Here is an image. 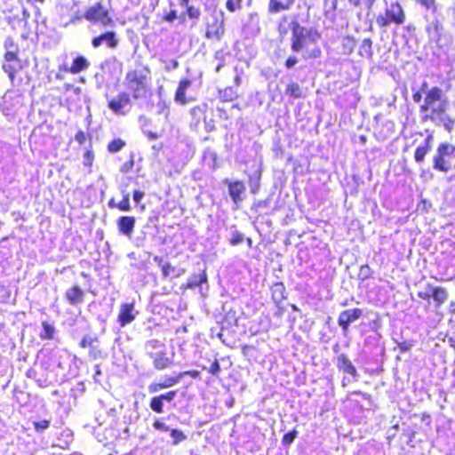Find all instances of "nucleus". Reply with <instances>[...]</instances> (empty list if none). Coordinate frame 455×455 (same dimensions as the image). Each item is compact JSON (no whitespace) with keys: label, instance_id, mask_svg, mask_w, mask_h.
<instances>
[{"label":"nucleus","instance_id":"f257e3e1","mask_svg":"<svg viewBox=\"0 0 455 455\" xmlns=\"http://www.w3.org/2000/svg\"><path fill=\"white\" fill-rule=\"evenodd\" d=\"M421 90L425 94L423 103L419 106L421 121H430L451 132L454 126L455 115L447 113L450 102L443 91L437 86L429 88L427 82L421 84Z\"/></svg>","mask_w":455,"mask_h":455},{"label":"nucleus","instance_id":"f03ea898","mask_svg":"<svg viewBox=\"0 0 455 455\" xmlns=\"http://www.w3.org/2000/svg\"><path fill=\"white\" fill-rule=\"evenodd\" d=\"M149 79L150 71L146 68L134 69L126 73L124 84L131 92L132 98L133 100H140L147 97Z\"/></svg>","mask_w":455,"mask_h":455},{"label":"nucleus","instance_id":"7ed1b4c3","mask_svg":"<svg viewBox=\"0 0 455 455\" xmlns=\"http://www.w3.org/2000/svg\"><path fill=\"white\" fill-rule=\"evenodd\" d=\"M56 12L60 26L63 28L76 24L83 19V13L79 9V1L77 0H59L56 4Z\"/></svg>","mask_w":455,"mask_h":455},{"label":"nucleus","instance_id":"20e7f679","mask_svg":"<svg viewBox=\"0 0 455 455\" xmlns=\"http://www.w3.org/2000/svg\"><path fill=\"white\" fill-rule=\"evenodd\" d=\"M291 48L294 52H299L304 48L307 40L316 42L320 38V34L313 28H306L300 26L297 21L291 22Z\"/></svg>","mask_w":455,"mask_h":455},{"label":"nucleus","instance_id":"39448f33","mask_svg":"<svg viewBox=\"0 0 455 455\" xmlns=\"http://www.w3.org/2000/svg\"><path fill=\"white\" fill-rule=\"evenodd\" d=\"M433 166L444 172L455 167V146L448 142L441 143L434 156Z\"/></svg>","mask_w":455,"mask_h":455},{"label":"nucleus","instance_id":"423d86ee","mask_svg":"<svg viewBox=\"0 0 455 455\" xmlns=\"http://www.w3.org/2000/svg\"><path fill=\"white\" fill-rule=\"evenodd\" d=\"M404 21L405 13L398 2L391 3L385 9V14H379L376 18V23L381 28H387L391 23L402 25Z\"/></svg>","mask_w":455,"mask_h":455},{"label":"nucleus","instance_id":"0eeeda50","mask_svg":"<svg viewBox=\"0 0 455 455\" xmlns=\"http://www.w3.org/2000/svg\"><path fill=\"white\" fill-rule=\"evenodd\" d=\"M24 106V95L20 90H8L2 99L0 108L8 117H13Z\"/></svg>","mask_w":455,"mask_h":455},{"label":"nucleus","instance_id":"6e6552de","mask_svg":"<svg viewBox=\"0 0 455 455\" xmlns=\"http://www.w3.org/2000/svg\"><path fill=\"white\" fill-rule=\"evenodd\" d=\"M108 99V107L116 116H127L132 108V100L129 92H120L116 96Z\"/></svg>","mask_w":455,"mask_h":455},{"label":"nucleus","instance_id":"1a4fd4ad","mask_svg":"<svg viewBox=\"0 0 455 455\" xmlns=\"http://www.w3.org/2000/svg\"><path fill=\"white\" fill-rule=\"evenodd\" d=\"M417 296L426 301H429L433 299L435 307H441L448 299L449 294L445 288L441 286H433L430 283L426 285L425 291H419L417 292Z\"/></svg>","mask_w":455,"mask_h":455},{"label":"nucleus","instance_id":"9d476101","mask_svg":"<svg viewBox=\"0 0 455 455\" xmlns=\"http://www.w3.org/2000/svg\"><path fill=\"white\" fill-rule=\"evenodd\" d=\"M83 18L92 23H100L104 27H108L113 24V20L108 15V11L102 5L100 2L89 7Z\"/></svg>","mask_w":455,"mask_h":455},{"label":"nucleus","instance_id":"9b49d317","mask_svg":"<svg viewBox=\"0 0 455 455\" xmlns=\"http://www.w3.org/2000/svg\"><path fill=\"white\" fill-rule=\"evenodd\" d=\"M81 348H89L88 356L90 359L96 361L103 359L107 356L106 352L100 347L98 336L85 334L79 342Z\"/></svg>","mask_w":455,"mask_h":455},{"label":"nucleus","instance_id":"f8f14e48","mask_svg":"<svg viewBox=\"0 0 455 455\" xmlns=\"http://www.w3.org/2000/svg\"><path fill=\"white\" fill-rule=\"evenodd\" d=\"M363 309L359 307L349 308L339 313L338 324L340 326L343 334H347L349 325L363 316Z\"/></svg>","mask_w":455,"mask_h":455},{"label":"nucleus","instance_id":"ddd939ff","mask_svg":"<svg viewBox=\"0 0 455 455\" xmlns=\"http://www.w3.org/2000/svg\"><path fill=\"white\" fill-rule=\"evenodd\" d=\"M224 13L220 12V15H214L212 17V22L207 26L205 36L209 39H216L220 41L225 32L224 28Z\"/></svg>","mask_w":455,"mask_h":455},{"label":"nucleus","instance_id":"4468645a","mask_svg":"<svg viewBox=\"0 0 455 455\" xmlns=\"http://www.w3.org/2000/svg\"><path fill=\"white\" fill-rule=\"evenodd\" d=\"M224 183L228 185V194L231 197V200L233 204L238 207L239 204L243 201L244 199V194H245V185L241 180H235L231 181L228 179H226L224 180Z\"/></svg>","mask_w":455,"mask_h":455},{"label":"nucleus","instance_id":"2eb2a0df","mask_svg":"<svg viewBox=\"0 0 455 455\" xmlns=\"http://www.w3.org/2000/svg\"><path fill=\"white\" fill-rule=\"evenodd\" d=\"M86 291L79 284H73L64 293L67 303L70 306L76 307L84 302Z\"/></svg>","mask_w":455,"mask_h":455},{"label":"nucleus","instance_id":"dca6fc26","mask_svg":"<svg viewBox=\"0 0 455 455\" xmlns=\"http://www.w3.org/2000/svg\"><path fill=\"white\" fill-rule=\"evenodd\" d=\"M178 383H180L178 375H165L160 380L150 383L148 392L155 394L161 390L172 387Z\"/></svg>","mask_w":455,"mask_h":455},{"label":"nucleus","instance_id":"f3484780","mask_svg":"<svg viewBox=\"0 0 455 455\" xmlns=\"http://www.w3.org/2000/svg\"><path fill=\"white\" fill-rule=\"evenodd\" d=\"M117 62L116 59H107L101 62L100 69L101 73L97 72L95 77L98 83H103L106 80V76L108 78L114 77L115 72L116 71Z\"/></svg>","mask_w":455,"mask_h":455},{"label":"nucleus","instance_id":"a211bd4d","mask_svg":"<svg viewBox=\"0 0 455 455\" xmlns=\"http://www.w3.org/2000/svg\"><path fill=\"white\" fill-rule=\"evenodd\" d=\"M157 260L158 266L161 267L162 275L164 277H169L171 279L177 278L180 276L185 270L178 265H173L163 258H155Z\"/></svg>","mask_w":455,"mask_h":455},{"label":"nucleus","instance_id":"6ab92c4d","mask_svg":"<svg viewBox=\"0 0 455 455\" xmlns=\"http://www.w3.org/2000/svg\"><path fill=\"white\" fill-rule=\"evenodd\" d=\"M134 302L124 303L120 306V310L117 315V322L120 326L124 327L134 321Z\"/></svg>","mask_w":455,"mask_h":455},{"label":"nucleus","instance_id":"aec40b11","mask_svg":"<svg viewBox=\"0 0 455 455\" xmlns=\"http://www.w3.org/2000/svg\"><path fill=\"white\" fill-rule=\"evenodd\" d=\"M103 43L107 44L108 48H116L118 44V39L115 31H107L98 36H95L92 40V45L93 48H99Z\"/></svg>","mask_w":455,"mask_h":455},{"label":"nucleus","instance_id":"412c9836","mask_svg":"<svg viewBox=\"0 0 455 455\" xmlns=\"http://www.w3.org/2000/svg\"><path fill=\"white\" fill-rule=\"evenodd\" d=\"M153 361V365L157 371H164L172 365V360L168 356L165 351L157 354H149Z\"/></svg>","mask_w":455,"mask_h":455},{"label":"nucleus","instance_id":"4be33fe9","mask_svg":"<svg viewBox=\"0 0 455 455\" xmlns=\"http://www.w3.org/2000/svg\"><path fill=\"white\" fill-rule=\"evenodd\" d=\"M135 218L132 216H122L117 220V227L119 232L126 235L128 237H131L134 226H135Z\"/></svg>","mask_w":455,"mask_h":455},{"label":"nucleus","instance_id":"5701e85b","mask_svg":"<svg viewBox=\"0 0 455 455\" xmlns=\"http://www.w3.org/2000/svg\"><path fill=\"white\" fill-rule=\"evenodd\" d=\"M337 367L339 371L354 378L357 377V371L346 354H340L337 356Z\"/></svg>","mask_w":455,"mask_h":455},{"label":"nucleus","instance_id":"b1692460","mask_svg":"<svg viewBox=\"0 0 455 455\" xmlns=\"http://www.w3.org/2000/svg\"><path fill=\"white\" fill-rule=\"evenodd\" d=\"M296 0H269L267 12L275 14L282 11H288L294 4Z\"/></svg>","mask_w":455,"mask_h":455},{"label":"nucleus","instance_id":"393cba45","mask_svg":"<svg viewBox=\"0 0 455 455\" xmlns=\"http://www.w3.org/2000/svg\"><path fill=\"white\" fill-rule=\"evenodd\" d=\"M433 140V135L428 134L424 142L417 147L414 153V159L417 163H421L424 161L426 155L431 149Z\"/></svg>","mask_w":455,"mask_h":455},{"label":"nucleus","instance_id":"a878e982","mask_svg":"<svg viewBox=\"0 0 455 455\" xmlns=\"http://www.w3.org/2000/svg\"><path fill=\"white\" fill-rule=\"evenodd\" d=\"M261 165H262V164L259 163L255 167V170L251 173L249 174V187H250L251 194L258 193V191L260 188V180H261V174H262Z\"/></svg>","mask_w":455,"mask_h":455},{"label":"nucleus","instance_id":"bb28decb","mask_svg":"<svg viewBox=\"0 0 455 455\" xmlns=\"http://www.w3.org/2000/svg\"><path fill=\"white\" fill-rule=\"evenodd\" d=\"M207 282L206 269L201 270L198 274H194L191 278L182 285V289H195Z\"/></svg>","mask_w":455,"mask_h":455},{"label":"nucleus","instance_id":"cd10ccee","mask_svg":"<svg viewBox=\"0 0 455 455\" xmlns=\"http://www.w3.org/2000/svg\"><path fill=\"white\" fill-rule=\"evenodd\" d=\"M191 85V81L189 79H182L180 81L178 88L175 92V101L180 104H185L186 100V92L188 88Z\"/></svg>","mask_w":455,"mask_h":455},{"label":"nucleus","instance_id":"c85d7f7f","mask_svg":"<svg viewBox=\"0 0 455 455\" xmlns=\"http://www.w3.org/2000/svg\"><path fill=\"white\" fill-rule=\"evenodd\" d=\"M89 67V61L84 56H77L73 60L68 71L72 74H78Z\"/></svg>","mask_w":455,"mask_h":455},{"label":"nucleus","instance_id":"c756f323","mask_svg":"<svg viewBox=\"0 0 455 455\" xmlns=\"http://www.w3.org/2000/svg\"><path fill=\"white\" fill-rule=\"evenodd\" d=\"M355 47V40L354 37L347 36L341 39L340 53L343 55H350Z\"/></svg>","mask_w":455,"mask_h":455},{"label":"nucleus","instance_id":"7c9ffc66","mask_svg":"<svg viewBox=\"0 0 455 455\" xmlns=\"http://www.w3.org/2000/svg\"><path fill=\"white\" fill-rule=\"evenodd\" d=\"M285 94L292 97L293 99H299L305 97L304 90L299 84L291 82L285 88Z\"/></svg>","mask_w":455,"mask_h":455},{"label":"nucleus","instance_id":"2f4dec72","mask_svg":"<svg viewBox=\"0 0 455 455\" xmlns=\"http://www.w3.org/2000/svg\"><path fill=\"white\" fill-rule=\"evenodd\" d=\"M358 53L361 57L371 60L373 56L372 41L370 38H364L360 44Z\"/></svg>","mask_w":455,"mask_h":455},{"label":"nucleus","instance_id":"473e14b6","mask_svg":"<svg viewBox=\"0 0 455 455\" xmlns=\"http://www.w3.org/2000/svg\"><path fill=\"white\" fill-rule=\"evenodd\" d=\"M272 299L280 302L285 299V286L283 283H275L271 286Z\"/></svg>","mask_w":455,"mask_h":455},{"label":"nucleus","instance_id":"72a5a7b5","mask_svg":"<svg viewBox=\"0 0 455 455\" xmlns=\"http://www.w3.org/2000/svg\"><path fill=\"white\" fill-rule=\"evenodd\" d=\"M3 70L8 75L9 79L13 83L17 71L21 68L20 63L6 62L3 64Z\"/></svg>","mask_w":455,"mask_h":455},{"label":"nucleus","instance_id":"f704fd0d","mask_svg":"<svg viewBox=\"0 0 455 455\" xmlns=\"http://www.w3.org/2000/svg\"><path fill=\"white\" fill-rule=\"evenodd\" d=\"M220 98L224 101H232L238 97V91L234 86H228L220 92Z\"/></svg>","mask_w":455,"mask_h":455},{"label":"nucleus","instance_id":"c9c22d12","mask_svg":"<svg viewBox=\"0 0 455 455\" xmlns=\"http://www.w3.org/2000/svg\"><path fill=\"white\" fill-rule=\"evenodd\" d=\"M43 331L39 337L43 340L52 339L54 338L55 328L49 323L44 321L42 323Z\"/></svg>","mask_w":455,"mask_h":455},{"label":"nucleus","instance_id":"e433bc0d","mask_svg":"<svg viewBox=\"0 0 455 455\" xmlns=\"http://www.w3.org/2000/svg\"><path fill=\"white\" fill-rule=\"evenodd\" d=\"M150 409L156 413H163L164 412V401L160 398L159 395L153 396L149 402Z\"/></svg>","mask_w":455,"mask_h":455},{"label":"nucleus","instance_id":"4c0bfd02","mask_svg":"<svg viewBox=\"0 0 455 455\" xmlns=\"http://www.w3.org/2000/svg\"><path fill=\"white\" fill-rule=\"evenodd\" d=\"M170 435L172 438V444L178 445L180 443L185 441L187 439L186 435L180 429L172 428L170 429Z\"/></svg>","mask_w":455,"mask_h":455},{"label":"nucleus","instance_id":"58836bf2","mask_svg":"<svg viewBox=\"0 0 455 455\" xmlns=\"http://www.w3.org/2000/svg\"><path fill=\"white\" fill-rule=\"evenodd\" d=\"M125 146V142L121 139H115L108 145V150L110 153H117Z\"/></svg>","mask_w":455,"mask_h":455},{"label":"nucleus","instance_id":"ea45409f","mask_svg":"<svg viewBox=\"0 0 455 455\" xmlns=\"http://www.w3.org/2000/svg\"><path fill=\"white\" fill-rule=\"evenodd\" d=\"M299 431L296 428H293L291 431L286 433L282 437V443L284 446L291 445L295 438L298 436Z\"/></svg>","mask_w":455,"mask_h":455},{"label":"nucleus","instance_id":"a19ab883","mask_svg":"<svg viewBox=\"0 0 455 455\" xmlns=\"http://www.w3.org/2000/svg\"><path fill=\"white\" fill-rule=\"evenodd\" d=\"M244 235L242 233L237 232L236 230L231 231L229 243L232 245H238L244 241Z\"/></svg>","mask_w":455,"mask_h":455},{"label":"nucleus","instance_id":"79ce46f5","mask_svg":"<svg viewBox=\"0 0 455 455\" xmlns=\"http://www.w3.org/2000/svg\"><path fill=\"white\" fill-rule=\"evenodd\" d=\"M243 0H227L226 8L230 12H235L242 8Z\"/></svg>","mask_w":455,"mask_h":455},{"label":"nucleus","instance_id":"37998d69","mask_svg":"<svg viewBox=\"0 0 455 455\" xmlns=\"http://www.w3.org/2000/svg\"><path fill=\"white\" fill-rule=\"evenodd\" d=\"M187 14L189 19L198 20L201 15V11L198 7L188 5L187 6Z\"/></svg>","mask_w":455,"mask_h":455},{"label":"nucleus","instance_id":"c03bdc74","mask_svg":"<svg viewBox=\"0 0 455 455\" xmlns=\"http://www.w3.org/2000/svg\"><path fill=\"white\" fill-rule=\"evenodd\" d=\"M373 272L371 268L368 265H362L358 273V277L361 280H365L369 277H371Z\"/></svg>","mask_w":455,"mask_h":455},{"label":"nucleus","instance_id":"a18cd8bd","mask_svg":"<svg viewBox=\"0 0 455 455\" xmlns=\"http://www.w3.org/2000/svg\"><path fill=\"white\" fill-rule=\"evenodd\" d=\"M208 371L214 377L219 378L220 373L221 371V367L218 359H215L210 367L208 368Z\"/></svg>","mask_w":455,"mask_h":455},{"label":"nucleus","instance_id":"49530a36","mask_svg":"<svg viewBox=\"0 0 455 455\" xmlns=\"http://www.w3.org/2000/svg\"><path fill=\"white\" fill-rule=\"evenodd\" d=\"M117 208L123 212H129L131 210L130 195L129 194H125L123 196L122 201L117 204Z\"/></svg>","mask_w":455,"mask_h":455},{"label":"nucleus","instance_id":"de8ad7c7","mask_svg":"<svg viewBox=\"0 0 455 455\" xmlns=\"http://www.w3.org/2000/svg\"><path fill=\"white\" fill-rule=\"evenodd\" d=\"M51 425V421L49 419H43L40 421L34 422V427L37 432H43L47 429Z\"/></svg>","mask_w":455,"mask_h":455},{"label":"nucleus","instance_id":"09e8293b","mask_svg":"<svg viewBox=\"0 0 455 455\" xmlns=\"http://www.w3.org/2000/svg\"><path fill=\"white\" fill-rule=\"evenodd\" d=\"M4 60L10 63H20L17 52L8 50L4 54Z\"/></svg>","mask_w":455,"mask_h":455},{"label":"nucleus","instance_id":"8fccbe9b","mask_svg":"<svg viewBox=\"0 0 455 455\" xmlns=\"http://www.w3.org/2000/svg\"><path fill=\"white\" fill-rule=\"evenodd\" d=\"M419 3L426 9L430 10L433 13L437 10L435 0H419Z\"/></svg>","mask_w":455,"mask_h":455},{"label":"nucleus","instance_id":"3c124183","mask_svg":"<svg viewBox=\"0 0 455 455\" xmlns=\"http://www.w3.org/2000/svg\"><path fill=\"white\" fill-rule=\"evenodd\" d=\"M83 158H84L83 163H84V166H88V167L92 166L93 159H94L93 152L90 149H87L85 151V153L84 154Z\"/></svg>","mask_w":455,"mask_h":455},{"label":"nucleus","instance_id":"603ef678","mask_svg":"<svg viewBox=\"0 0 455 455\" xmlns=\"http://www.w3.org/2000/svg\"><path fill=\"white\" fill-rule=\"evenodd\" d=\"M177 375L179 377V380L180 381V379L185 376H189L193 379H196L200 376V371L197 370H189L179 372Z\"/></svg>","mask_w":455,"mask_h":455},{"label":"nucleus","instance_id":"864d4df0","mask_svg":"<svg viewBox=\"0 0 455 455\" xmlns=\"http://www.w3.org/2000/svg\"><path fill=\"white\" fill-rule=\"evenodd\" d=\"M177 390H170L166 393L159 395V396L163 401L172 402L177 396Z\"/></svg>","mask_w":455,"mask_h":455},{"label":"nucleus","instance_id":"5fc2aeb1","mask_svg":"<svg viewBox=\"0 0 455 455\" xmlns=\"http://www.w3.org/2000/svg\"><path fill=\"white\" fill-rule=\"evenodd\" d=\"M299 62V59L296 55H291L285 60V68L288 69L292 68Z\"/></svg>","mask_w":455,"mask_h":455},{"label":"nucleus","instance_id":"6e6d98bb","mask_svg":"<svg viewBox=\"0 0 455 455\" xmlns=\"http://www.w3.org/2000/svg\"><path fill=\"white\" fill-rule=\"evenodd\" d=\"M75 140L79 145H83L86 140V135L83 131H78L75 135Z\"/></svg>","mask_w":455,"mask_h":455},{"label":"nucleus","instance_id":"4d7b16f0","mask_svg":"<svg viewBox=\"0 0 455 455\" xmlns=\"http://www.w3.org/2000/svg\"><path fill=\"white\" fill-rule=\"evenodd\" d=\"M153 427L157 430L169 431L170 428L164 423L161 422L158 419H156L153 423Z\"/></svg>","mask_w":455,"mask_h":455},{"label":"nucleus","instance_id":"13d9d810","mask_svg":"<svg viewBox=\"0 0 455 455\" xmlns=\"http://www.w3.org/2000/svg\"><path fill=\"white\" fill-rule=\"evenodd\" d=\"M397 347L400 352L404 353L411 349V344L407 341L400 342L397 344Z\"/></svg>","mask_w":455,"mask_h":455},{"label":"nucleus","instance_id":"bf43d9fd","mask_svg":"<svg viewBox=\"0 0 455 455\" xmlns=\"http://www.w3.org/2000/svg\"><path fill=\"white\" fill-rule=\"evenodd\" d=\"M145 196V193L142 192V191H140V190H135L133 192V196H132V199L133 201L138 204L140 203V201L142 200V198L144 197Z\"/></svg>","mask_w":455,"mask_h":455},{"label":"nucleus","instance_id":"052dcab7","mask_svg":"<svg viewBox=\"0 0 455 455\" xmlns=\"http://www.w3.org/2000/svg\"><path fill=\"white\" fill-rule=\"evenodd\" d=\"M423 94L424 92H422L421 88L417 91V92H414L413 94H412V100L415 103H419L421 102L422 100V98H423Z\"/></svg>","mask_w":455,"mask_h":455},{"label":"nucleus","instance_id":"680f3d73","mask_svg":"<svg viewBox=\"0 0 455 455\" xmlns=\"http://www.w3.org/2000/svg\"><path fill=\"white\" fill-rule=\"evenodd\" d=\"M321 53L322 52L319 47H314L313 49L310 50L307 57L313 59L319 58L321 56Z\"/></svg>","mask_w":455,"mask_h":455},{"label":"nucleus","instance_id":"e2e57ef3","mask_svg":"<svg viewBox=\"0 0 455 455\" xmlns=\"http://www.w3.org/2000/svg\"><path fill=\"white\" fill-rule=\"evenodd\" d=\"M177 11L172 10L165 17L168 22H173L177 19Z\"/></svg>","mask_w":455,"mask_h":455},{"label":"nucleus","instance_id":"0e129e2a","mask_svg":"<svg viewBox=\"0 0 455 455\" xmlns=\"http://www.w3.org/2000/svg\"><path fill=\"white\" fill-rule=\"evenodd\" d=\"M146 134L150 140H155L158 138V134L154 132H147Z\"/></svg>","mask_w":455,"mask_h":455},{"label":"nucleus","instance_id":"69168bd1","mask_svg":"<svg viewBox=\"0 0 455 455\" xmlns=\"http://www.w3.org/2000/svg\"><path fill=\"white\" fill-rule=\"evenodd\" d=\"M241 81H242L241 76H238V75L235 76V86L234 87L238 89L239 85L241 84Z\"/></svg>","mask_w":455,"mask_h":455},{"label":"nucleus","instance_id":"338daca9","mask_svg":"<svg viewBox=\"0 0 455 455\" xmlns=\"http://www.w3.org/2000/svg\"><path fill=\"white\" fill-rule=\"evenodd\" d=\"M5 48L14 47L13 42L11 39H7L4 42Z\"/></svg>","mask_w":455,"mask_h":455},{"label":"nucleus","instance_id":"774afa93","mask_svg":"<svg viewBox=\"0 0 455 455\" xmlns=\"http://www.w3.org/2000/svg\"><path fill=\"white\" fill-rule=\"evenodd\" d=\"M348 2L355 7H358L361 4V0H348Z\"/></svg>","mask_w":455,"mask_h":455}]
</instances>
